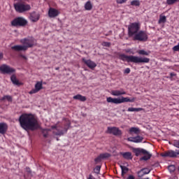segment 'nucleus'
<instances>
[{
	"mask_svg": "<svg viewBox=\"0 0 179 179\" xmlns=\"http://www.w3.org/2000/svg\"><path fill=\"white\" fill-rule=\"evenodd\" d=\"M0 71L3 74H11L15 72V69L6 64H3L0 66Z\"/></svg>",
	"mask_w": 179,
	"mask_h": 179,
	"instance_id": "10",
	"label": "nucleus"
},
{
	"mask_svg": "<svg viewBox=\"0 0 179 179\" xmlns=\"http://www.w3.org/2000/svg\"><path fill=\"white\" fill-rule=\"evenodd\" d=\"M48 15H49V17L54 18L57 17L59 15V12L58 11V10H56V8H49Z\"/></svg>",
	"mask_w": 179,
	"mask_h": 179,
	"instance_id": "16",
	"label": "nucleus"
},
{
	"mask_svg": "<svg viewBox=\"0 0 179 179\" xmlns=\"http://www.w3.org/2000/svg\"><path fill=\"white\" fill-rule=\"evenodd\" d=\"M127 179H135V177H134V176H132V175H130V176H129L127 177Z\"/></svg>",
	"mask_w": 179,
	"mask_h": 179,
	"instance_id": "47",
	"label": "nucleus"
},
{
	"mask_svg": "<svg viewBox=\"0 0 179 179\" xmlns=\"http://www.w3.org/2000/svg\"><path fill=\"white\" fill-rule=\"evenodd\" d=\"M128 0H116V3L117 4H123V3H127Z\"/></svg>",
	"mask_w": 179,
	"mask_h": 179,
	"instance_id": "41",
	"label": "nucleus"
},
{
	"mask_svg": "<svg viewBox=\"0 0 179 179\" xmlns=\"http://www.w3.org/2000/svg\"><path fill=\"white\" fill-rule=\"evenodd\" d=\"M101 169V166H96L94 169V173H96V174H99L100 173Z\"/></svg>",
	"mask_w": 179,
	"mask_h": 179,
	"instance_id": "38",
	"label": "nucleus"
},
{
	"mask_svg": "<svg viewBox=\"0 0 179 179\" xmlns=\"http://www.w3.org/2000/svg\"><path fill=\"white\" fill-rule=\"evenodd\" d=\"M143 172V175H146L150 173L151 170L150 169L145 168L141 170Z\"/></svg>",
	"mask_w": 179,
	"mask_h": 179,
	"instance_id": "36",
	"label": "nucleus"
},
{
	"mask_svg": "<svg viewBox=\"0 0 179 179\" xmlns=\"http://www.w3.org/2000/svg\"><path fill=\"white\" fill-rule=\"evenodd\" d=\"M141 110H143V108H129L127 109L128 112H139V111H141Z\"/></svg>",
	"mask_w": 179,
	"mask_h": 179,
	"instance_id": "31",
	"label": "nucleus"
},
{
	"mask_svg": "<svg viewBox=\"0 0 179 179\" xmlns=\"http://www.w3.org/2000/svg\"><path fill=\"white\" fill-rule=\"evenodd\" d=\"M178 171H179V166H178Z\"/></svg>",
	"mask_w": 179,
	"mask_h": 179,
	"instance_id": "54",
	"label": "nucleus"
},
{
	"mask_svg": "<svg viewBox=\"0 0 179 179\" xmlns=\"http://www.w3.org/2000/svg\"><path fill=\"white\" fill-rule=\"evenodd\" d=\"M127 141L129 142H133L134 143V137H130L127 138Z\"/></svg>",
	"mask_w": 179,
	"mask_h": 179,
	"instance_id": "46",
	"label": "nucleus"
},
{
	"mask_svg": "<svg viewBox=\"0 0 179 179\" xmlns=\"http://www.w3.org/2000/svg\"><path fill=\"white\" fill-rule=\"evenodd\" d=\"M106 101H107V103H114V104H120V99L107 97Z\"/></svg>",
	"mask_w": 179,
	"mask_h": 179,
	"instance_id": "21",
	"label": "nucleus"
},
{
	"mask_svg": "<svg viewBox=\"0 0 179 179\" xmlns=\"http://www.w3.org/2000/svg\"><path fill=\"white\" fill-rule=\"evenodd\" d=\"M179 155V150H168L164 153L161 154V156L163 157H171L175 158Z\"/></svg>",
	"mask_w": 179,
	"mask_h": 179,
	"instance_id": "11",
	"label": "nucleus"
},
{
	"mask_svg": "<svg viewBox=\"0 0 179 179\" xmlns=\"http://www.w3.org/2000/svg\"><path fill=\"white\" fill-rule=\"evenodd\" d=\"M82 62L90 69L94 70L96 66V64L90 59L86 60L85 58L82 59Z\"/></svg>",
	"mask_w": 179,
	"mask_h": 179,
	"instance_id": "12",
	"label": "nucleus"
},
{
	"mask_svg": "<svg viewBox=\"0 0 179 179\" xmlns=\"http://www.w3.org/2000/svg\"><path fill=\"white\" fill-rule=\"evenodd\" d=\"M178 1L179 0H166V3L168 5H173Z\"/></svg>",
	"mask_w": 179,
	"mask_h": 179,
	"instance_id": "37",
	"label": "nucleus"
},
{
	"mask_svg": "<svg viewBox=\"0 0 179 179\" xmlns=\"http://www.w3.org/2000/svg\"><path fill=\"white\" fill-rule=\"evenodd\" d=\"M143 179H150V178H143Z\"/></svg>",
	"mask_w": 179,
	"mask_h": 179,
	"instance_id": "52",
	"label": "nucleus"
},
{
	"mask_svg": "<svg viewBox=\"0 0 179 179\" xmlns=\"http://www.w3.org/2000/svg\"><path fill=\"white\" fill-rule=\"evenodd\" d=\"M73 99L75 100H78L82 102H85L87 101V98L84 96H82L81 94H77V95L73 96Z\"/></svg>",
	"mask_w": 179,
	"mask_h": 179,
	"instance_id": "23",
	"label": "nucleus"
},
{
	"mask_svg": "<svg viewBox=\"0 0 179 179\" xmlns=\"http://www.w3.org/2000/svg\"><path fill=\"white\" fill-rule=\"evenodd\" d=\"M8 126L5 122L0 123V134H4L8 131Z\"/></svg>",
	"mask_w": 179,
	"mask_h": 179,
	"instance_id": "17",
	"label": "nucleus"
},
{
	"mask_svg": "<svg viewBox=\"0 0 179 179\" xmlns=\"http://www.w3.org/2000/svg\"><path fill=\"white\" fill-rule=\"evenodd\" d=\"M176 166L175 165H170L168 166V170L170 173H174L176 171Z\"/></svg>",
	"mask_w": 179,
	"mask_h": 179,
	"instance_id": "35",
	"label": "nucleus"
},
{
	"mask_svg": "<svg viewBox=\"0 0 179 179\" xmlns=\"http://www.w3.org/2000/svg\"><path fill=\"white\" fill-rule=\"evenodd\" d=\"M3 54L0 52V60H1V59H3Z\"/></svg>",
	"mask_w": 179,
	"mask_h": 179,
	"instance_id": "50",
	"label": "nucleus"
},
{
	"mask_svg": "<svg viewBox=\"0 0 179 179\" xmlns=\"http://www.w3.org/2000/svg\"><path fill=\"white\" fill-rule=\"evenodd\" d=\"M110 94H111L113 96H121V95L126 94L127 93H126L125 92H124L123 90H122V91H119V90H113V91H111Z\"/></svg>",
	"mask_w": 179,
	"mask_h": 179,
	"instance_id": "22",
	"label": "nucleus"
},
{
	"mask_svg": "<svg viewBox=\"0 0 179 179\" xmlns=\"http://www.w3.org/2000/svg\"><path fill=\"white\" fill-rule=\"evenodd\" d=\"M110 157L111 155L109 153L100 154L96 158L94 159L95 164H97L99 162H101L102 159H107Z\"/></svg>",
	"mask_w": 179,
	"mask_h": 179,
	"instance_id": "13",
	"label": "nucleus"
},
{
	"mask_svg": "<svg viewBox=\"0 0 179 179\" xmlns=\"http://www.w3.org/2000/svg\"><path fill=\"white\" fill-rule=\"evenodd\" d=\"M55 70H56V71H58V70H59V67H57V68H55Z\"/></svg>",
	"mask_w": 179,
	"mask_h": 179,
	"instance_id": "51",
	"label": "nucleus"
},
{
	"mask_svg": "<svg viewBox=\"0 0 179 179\" xmlns=\"http://www.w3.org/2000/svg\"><path fill=\"white\" fill-rule=\"evenodd\" d=\"M42 89H43V82H36V84H35V89L31 90V92H29V94H36Z\"/></svg>",
	"mask_w": 179,
	"mask_h": 179,
	"instance_id": "14",
	"label": "nucleus"
},
{
	"mask_svg": "<svg viewBox=\"0 0 179 179\" xmlns=\"http://www.w3.org/2000/svg\"><path fill=\"white\" fill-rule=\"evenodd\" d=\"M34 38L32 36H28V38H24L20 41L22 45H15L11 46V50L17 52L27 51L28 48H31L34 45Z\"/></svg>",
	"mask_w": 179,
	"mask_h": 179,
	"instance_id": "2",
	"label": "nucleus"
},
{
	"mask_svg": "<svg viewBox=\"0 0 179 179\" xmlns=\"http://www.w3.org/2000/svg\"><path fill=\"white\" fill-rule=\"evenodd\" d=\"M133 40L145 42L148 40V35L145 31H138L133 36Z\"/></svg>",
	"mask_w": 179,
	"mask_h": 179,
	"instance_id": "8",
	"label": "nucleus"
},
{
	"mask_svg": "<svg viewBox=\"0 0 179 179\" xmlns=\"http://www.w3.org/2000/svg\"><path fill=\"white\" fill-rule=\"evenodd\" d=\"M138 54L140 55H145V56H148L150 55L149 52H146V50H138Z\"/></svg>",
	"mask_w": 179,
	"mask_h": 179,
	"instance_id": "33",
	"label": "nucleus"
},
{
	"mask_svg": "<svg viewBox=\"0 0 179 179\" xmlns=\"http://www.w3.org/2000/svg\"><path fill=\"white\" fill-rule=\"evenodd\" d=\"M87 179H96V178H94L92 175H89V177L87 178Z\"/></svg>",
	"mask_w": 179,
	"mask_h": 179,
	"instance_id": "49",
	"label": "nucleus"
},
{
	"mask_svg": "<svg viewBox=\"0 0 179 179\" xmlns=\"http://www.w3.org/2000/svg\"><path fill=\"white\" fill-rule=\"evenodd\" d=\"M121 170H122V176H124L128 171L129 169L124 166H120Z\"/></svg>",
	"mask_w": 179,
	"mask_h": 179,
	"instance_id": "32",
	"label": "nucleus"
},
{
	"mask_svg": "<svg viewBox=\"0 0 179 179\" xmlns=\"http://www.w3.org/2000/svg\"><path fill=\"white\" fill-rule=\"evenodd\" d=\"M132 151L135 154V155L136 157L139 156L141 154H143V155H146L148 153V151H146L144 149H141V148H132Z\"/></svg>",
	"mask_w": 179,
	"mask_h": 179,
	"instance_id": "15",
	"label": "nucleus"
},
{
	"mask_svg": "<svg viewBox=\"0 0 179 179\" xmlns=\"http://www.w3.org/2000/svg\"><path fill=\"white\" fill-rule=\"evenodd\" d=\"M173 145L179 148V141L176 140L173 142Z\"/></svg>",
	"mask_w": 179,
	"mask_h": 179,
	"instance_id": "42",
	"label": "nucleus"
},
{
	"mask_svg": "<svg viewBox=\"0 0 179 179\" xmlns=\"http://www.w3.org/2000/svg\"><path fill=\"white\" fill-rule=\"evenodd\" d=\"M135 100H136V98L129 99V97H123V96H122L121 99H119V103H125V102L133 103V102L135 101Z\"/></svg>",
	"mask_w": 179,
	"mask_h": 179,
	"instance_id": "19",
	"label": "nucleus"
},
{
	"mask_svg": "<svg viewBox=\"0 0 179 179\" xmlns=\"http://www.w3.org/2000/svg\"><path fill=\"white\" fill-rule=\"evenodd\" d=\"M20 57H21V58H22V59H25V60H27V57H26V56H24V55H20Z\"/></svg>",
	"mask_w": 179,
	"mask_h": 179,
	"instance_id": "48",
	"label": "nucleus"
},
{
	"mask_svg": "<svg viewBox=\"0 0 179 179\" xmlns=\"http://www.w3.org/2000/svg\"><path fill=\"white\" fill-rule=\"evenodd\" d=\"M28 21L24 17H17L11 21V26L14 27H24L27 25Z\"/></svg>",
	"mask_w": 179,
	"mask_h": 179,
	"instance_id": "7",
	"label": "nucleus"
},
{
	"mask_svg": "<svg viewBox=\"0 0 179 179\" xmlns=\"http://www.w3.org/2000/svg\"><path fill=\"white\" fill-rule=\"evenodd\" d=\"M140 132H141L140 129L137 127H131L128 131V133L129 134H140Z\"/></svg>",
	"mask_w": 179,
	"mask_h": 179,
	"instance_id": "24",
	"label": "nucleus"
},
{
	"mask_svg": "<svg viewBox=\"0 0 179 179\" xmlns=\"http://www.w3.org/2000/svg\"><path fill=\"white\" fill-rule=\"evenodd\" d=\"M174 76H176V74L174 73H170L169 79H170L171 80H173V77H174Z\"/></svg>",
	"mask_w": 179,
	"mask_h": 179,
	"instance_id": "44",
	"label": "nucleus"
},
{
	"mask_svg": "<svg viewBox=\"0 0 179 179\" xmlns=\"http://www.w3.org/2000/svg\"><path fill=\"white\" fill-rule=\"evenodd\" d=\"M120 155L125 159L129 160L133 159L132 153L130 152H120Z\"/></svg>",
	"mask_w": 179,
	"mask_h": 179,
	"instance_id": "20",
	"label": "nucleus"
},
{
	"mask_svg": "<svg viewBox=\"0 0 179 179\" xmlns=\"http://www.w3.org/2000/svg\"><path fill=\"white\" fill-rule=\"evenodd\" d=\"M172 50L174 52H178L179 51V42H178V45H176V46H173Z\"/></svg>",
	"mask_w": 179,
	"mask_h": 179,
	"instance_id": "40",
	"label": "nucleus"
},
{
	"mask_svg": "<svg viewBox=\"0 0 179 179\" xmlns=\"http://www.w3.org/2000/svg\"><path fill=\"white\" fill-rule=\"evenodd\" d=\"M48 132H49V131L48 129L42 130V134H43V137L48 138Z\"/></svg>",
	"mask_w": 179,
	"mask_h": 179,
	"instance_id": "39",
	"label": "nucleus"
},
{
	"mask_svg": "<svg viewBox=\"0 0 179 179\" xmlns=\"http://www.w3.org/2000/svg\"><path fill=\"white\" fill-rule=\"evenodd\" d=\"M64 127H59V125L52 126L53 130V134L56 136H63L64 134H66L69 129L71 127V121L67 118H64Z\"/></svg>",
	"mask_w": 179,
	"mask_h": 179,
	"instance_id": "4",
	"label": "nucleus"
},
{
	"mask_svg": "<svg viewBox=\"0 0 179 179\" xmlns=\"http://www.w3.org/2000/svg\"><path fill=\"white\" fill-rule=\"evenodd\" d=\"M145 155H145V156L142 157L140 159V160L147 161V160L150 159L151 158V157H152V155H150V154H148H148H145Z\"/></svg>",
	"mask_w": 179,
	"mask_h": 179,
	"instance_id": "34",
	"label": "nucleus"
},
{
	"mask_svg": "<svg viewBox=\"0 0 179 179\" xmlns=\"http://www.w3.org/2000/svg\"><path fill=\"white\" fill-rule=\"evenodd\" d=\"M167 21V18L166 17V15H162V14H161L159 15V21H158V24H161L162 23H166Z\"/></svg>",
	"mask_w": 179,
	"mask_h": 179,
	"instance_id": "27",
	"label": "nucleus"
},
{
	"mask_svg": "<svg viewBox=\"0 0 179 179\" xmlns=\"http://www.w3.org/2000/svg\"><path fill=\"white\" fill-rule=\"evenodd\" d=\"M11 82H13V84L15 85H21L22 84L19 82V80L17 79L16 76L15 75L11 76Z\"/></svg>",
	"mask_w": 179,
	"mask_h": 179,
	"instance_id": "26",
	"label": "nucleus"
},
{
	"mask_svg": "<svg viewBox=\"0 0 179 179\" xmlns=\"http://www.w3.org/2000/svg\"><path fill=\"white\" fill-rule=\"evenodd\" d=\"M141 24L139 22H131L128 25V36L129 37H134V36L140 31Z\"/></svg>",
	"mask_w": 179,
	"mask_h": 179,
	"instance_id": "6",
	"label": "nucleus"
},
{
	"mask_svg": "<svg viewBox=\"0 0 179 179\" xmlns=\"http://www.w3.org/2000/svg\"><path fill=\"white\" fill-rule=\"evenodd\" d=\"M85 10H91L93 8V5L91 1H87L84 6Z\"/></svg>",
	"mask_w": 179,
	"mask_h": 179,
	"instance_id": "25",
	"label": "nucleus"
},
{
	"mask_svg": "<svg viewBox=\"0 0 179 179\" xmlns=\"http://www.w3.org/2000/svg\"><path fill=\"white\" fill-rule=\"evenodd\" d=\"M131 72V69L129 68H127L124 71V74H129Z\"/></svg>",
	"mask_w": 179,
	"mask_h": 179,
	"instance_id": "43",
	"label": "nucleus"
},
{
	"mask_svg": "<svg viewBox=\"0 0 179 179\" xmlns=\"http://www.w3.org/2000/svg\"><path fill=\"white\" fill-rule=\"evenodd\" d=\"M14 9L18 13H24L31 9L30 4L27 3L24 1H18L14 3Z\"/></svg>",
	"mask_w": 179,
	"mask_h": 179,
	"instance_id": "5",
	"label": "nucleus"
},
{
	"mask_svg": "<svg viewBox=\"0 0 179 179\" xmlns=\"http://www.w3.org/2000/svg\"><path fill=\"white\" fill-rule=\"evenodd\" d=\"M40 19V15L39 14H36L35 13V11H34V13H31V15L29 17V20H31L32 21V22H36L39 20Z\"/></svg>",
	"mask_w": 179,
	"mask_h": 179,
	"instance_id": "18",
	"label": "nucleus"
},
{
	"mask_svg": "<svg viewBox=\"0 0 179 179\" xmlns=\"http://www.w3.org/2000/svg\"><path fill=\"white\" fill-rule=\"evenodd\" d=\"M106 133L109 134H113V136H121L122 135V131L118 127H108L107 128Z\"/></svg>",
	"mask_w": 179,
	"mask_h": 179,
	"instance_id": "9",
	"label": "nucleus"
},
{
	"mask_svg": "<svg viewBox=\"0 0 179 179\" xmlns=\"http://www.w3.org/2000/svg\"><path fill=\"white\" fill-rule=\"evenodd\" d=\"M143 138L140 136L134 137V143H141V142H143Z\"/></svg>",
	"mask_w": 179,
	"mask_h": 179,
	"instance_id": "29",
	"label": "nucleus"
},
{
	"mask_svg": "<svg viewBox=\"0 0 179 179\" xmlns=\"http://www.w3.org/2000/svg\"><path fill=\"white\" fill-rule=\"evenodd\" d=\"M103 45L106 47H110V42H103Z\"/></svg>",
	"mask_w": 179,
	"mask_h": 179,
	"instance_id": "45",
	"label": "nucleus"
},
{
	"mask_svg": "<svg viewBox=\"0 0 179 179\" xmlns=\"http://www.w3.org/2000/svg\"><path fill=\"white\" fill-rule=\"evenodd\" d=\"M125 110H122V112H124Z\"/></svg>",
	"mask_w": 179,
	"mask_h": 179,
	"instance_id": "53",
	"label": "nucleus"
},
{
	"mask_svg": "<svg viewBox=\"0 0 179 179\" xmlns=\"http://www.w3.org/2000/svg\"><path fill=\"white\" fill-rule=\"evenodd\" d=\"M119 59L126 62L127 63H134L136 64H148L150 62V59L147 57H141L133 55H126L124 54H121L119 55Z\"/></svg>",
	"mask_w": 179,
	"mask_h": 179,
	"instance_id": "3",
	"label": "nucleus"
},
{
	"mask_svg": "<svg viewBox=\"0 0 179 179\" xmlns=\"http://www.w3.org/2000/svg\"><path fill=\"white\" fill-rule=\"evenodd\" d=\"M130 5L131 6H141V1H140V0H132L130 2Z\"/></svg>",
	"mask_w": 179,
	"mask_h": 179,
	"instance_id": "28",
	"label": "nucleus"
},
{
	"mask_svg": "<svg viewBox=\"0 0 179 179\" xmlns=\"http://www.w3.org/2000/svg\"><path fill=\"white\" fill-rule=\"evenodd\" d=\"M5 100L8 101V102H12L13 101V98L12 96L9 95L4 96L3 98L1 99V101H3Z\"/></svg>",
	"mask_w": 179,
	"mask_h": 179,
	"instance_id": "30",
	"label": "nucleus"
},
{
	"mask_svg": "<svg viewBox=\"0 0 179 179\" xmlns=\"http://www.w3.org/2000/svg\"><path fill=\"white\" fill-rule=\"evenodd\" d=\"M20 126L25 131H35L40 127L38 121L33 114L24 113L18 118Z\"/></svg>",
	"mask_w": 179,
	"mask_h": 179,
	"instance_id": "1",
	"label": "nucleus"
}]
</instances>
